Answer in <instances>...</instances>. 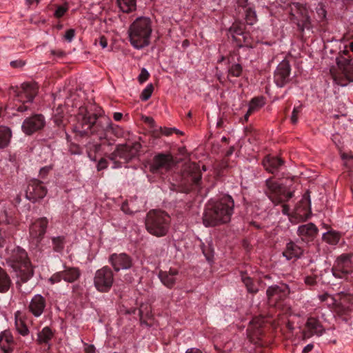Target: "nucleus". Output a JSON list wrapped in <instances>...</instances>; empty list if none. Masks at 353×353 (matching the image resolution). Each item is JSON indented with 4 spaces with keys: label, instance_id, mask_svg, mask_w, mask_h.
Listing matches in <instances>:
<instances>
[{
    "label": "nucleus",
    "instance_id": "f257e3e1",
    "mask_svg": "<svg viewBox=\"0 0 353 353\" xmlns=\"http://www.w3.org/2000/svg\"><path fill=\"white\" fill-rule=\"evenodd\" d=\"M110 119L105 116H97L90 113L87 108L81 106L73 125V132L77 137L83 138L90 134L96 135L99 140H106Z\"/></svg>",
    "mask_w": 353,
    "mask_h": 353
},
{
    "label": "nucleus",
    "instance_id": "f03ea898",
    "mask_svg": "<svg viewBox=\"0 0 353 353\" xmlns=\"http://www.w3.org/2000/svg\"><path fill=\"white\" fill-rule=\"evenodd\" d=\"M234 202L230 195H223L216 202L209 203L203 214L205 227H214L230 221L234 212Z\"/></svg>",
    "mask_w": 353,
    "mask_h": 353
},
{
    "label": "nucleus",
    "instance_id": "7ed1b4c3",
    "mask_svg": "<svg viewBox=\"0 0 353 353\" xmlns=\"http://www.w3.org/2000/svg\"><path fill=\"white\" fill-rule=\"evenodd\" d=\"M6 262L16 272L18 279L17 285L21 290V283L27 282L34 274L33 268L26 252L16 247L8 252Z\"/></svg>",
    "mask_w": 353,
    "mask_h": 353
},
{
    "label": "nucleus",
    "instance_id": "20e7f679",
    "mask_svg": "<svg viewBox=\"0 0 353 353\" xmlns=\"http://www.w3.org/2000/svg\"><path fill=\"white\" fill-rule=\"evenodd\" d=\"M152 32V21L148 17L137 18L129 27L128 36L130 44L137 50L148 46Z\"/></svg>",
    "mask_w": 353,
    "mask_h": 353
},
{
    "label": "nucleus",
    "instance_id": "39448f33",
    "mask_svg": "<svg viewBox=\"0 0 353 353\" xmlns=\"http://www.w3.org/2000/svg\"><path fill=\"white\" fill-rule=\"evenodd\" d=\"M146 230L157 237L165 236L170 229V217L164 211L150 210L145 219Z\"/></svg>",
    "mask_w": 353,
    "mask_h": 353
},
{
    "label": "nucleus",
    "instance_id": "423d86ee",
    "mask_svg": "<svg viewBox=\"0 0 353 353\" xmlns=\"http://www.w3.org/2000/svg\"><path fill=\"white\" fill-rule=\"evenodd\" d=\"M266 189L265 193L269 199L275 205L282 204V213L290 215V207L285 203L294 196L293 191H288L283 185L273 181L271 178L265 181Z\"/></svg>",
    "mask_w": 353,
    "mask_h": 353
},
{
    "label": "nucleus",
    "instance_id": "0eeeda50",
    "mask_svg": "<svg viewBox=\"0 0 353 353\" xmlns=\"http://www.w3.org/2000/svg\"><path fill=\"white\" fill-rule=\"evenodd\" d=\"M141 148V145L137 141L132 144H119L117 145L115 150L110 154V158L111 160L119 158L128 162L138 155Z\"/></svg>",
    "mask_w": 353,
    "mask_h": 353
},
{
    "label": "nucleus",
    "instance_id": "6e6552de",
    "mask_svg": "<svg viewBox=\"0 0 353 353\" xmlns=\"http://www.w3.org/2000/svg\"><path fill=\"white\" fill-rule=\"evenodd\" d=\"M114 282V274L112 270L104 266L98 270L94 277V284L97 290L101 292H108Z\"/></svg>",
    "mask_w": 353,
    "mask_h": 353
},
{
    "label": "nucleus",
    "instance_id": "1a4fd4ad",
    "mask_svg": "<svg viewBox=\"0 0 353 353\" xmlns=\"http://www.w3.org/2000/svg\"><path fill=\"white\" fill-rule=\"evenodd\" d=\"M175 165L176 162L171 154L159 153L153 157L150 170L153 174L162 173L163 171L170 170Z\"/></svg>",
    "mask_w": 353,
    "mask_h": 353
},
{
    "label": "nucleus",
    "instance_id": "9d476101",
    "mask_svg": "<svg viewBox=\"0 0 353 353\" xmlns=\"http://www.w3.org/2000/svg\"><path fill=\"white\" fill-rule=\"evenodd\" d=\"M337 64L342 71L343 77H335L334 81L341 86H345L349 83L353 82V57L349 56L348 58L342 57L338 59Z\"/></svg>",
    "mask_w": 353,
    "mask_h": 353
},
{
    "label": "nucleus",
    "instance_id": "9b49d317",
    "mask_svg": "<svg viewBox=\"0 0 353 353\" xmlns=\"http://www.w3.org/2000/svg\"><path fill=\"white\" fill-rule=\"evenodd\" d=\"M232 40L239 47L250 44V37L248 32L245 31V25L243 23L235 22L229 29Z\"/></svg>",
    "mask_w": 353,
    "mask_h": 353
},
{
    "label": "nucleus",
    "instance_id": "f8f14e48",
    "mask_svg": "<svg viewBox=\"0 0 353 353\" xmlns=\"http://www.w3.org/2000/svg\"><path fill=\"white\" fill-rule=\"evenodd\" d=\"M350 258V254H343L337 259L336 264L332 269L334 276L347 279L348 274L352 271Z\"/></svg>",
    "mask_w": 353,
    "mask_h": 353
},
{
    "label": "nucleus",
    "instance_id": "ddd939ff",
    "mask_svg": "<svg viewBox=\"0 0 353 353\" xmlns=\"http://www.w3.org/2000/svg\"><path fill=\"white\" fill-rule=\"evenodd\" d=\"M46 121L43 115L35 114L24 120L22 123V130L27 135L41 130L45 125Z\"/></svg>",
    "mask_w": 353,
    "mask_h": 353
},
{
    "label": "nucleus",
    "instance_id": "4468645a",
    "mask_svg": "<svg viewBox=\"0 0 353 353\" xmlns=\"http://www.w3.org/2000/svg\"><path fill=\"white\" fill-rule=\"evenodd\" d=\"M46 194V188L41 181L37 179L31 181L26 192V198L32 202H36L38 199H43Z\"/></svg>",
    "mask_w": 353,
    "mask_h": 353
},
{
    "label": "nucleus",
    "instance_id": "2eb2a0df",
    "mask_svg": "<svg viewBox=\"0 0 353 353\" xmlns=\"http://www.w3.org/2000/svg\"><path fill=\"white\" fill-rule=\"evenodd\" d=\"M290 65L287 60L282 61L274 72V81L277 86L282 88L290 81Z\"/></svg>",
    "mask_w": 353,
    "mask_h": 353
},
{
    "label": "nucleus",
    "instance_id": "dca6fc26",
    "mask_svg": "<svg viewBox=\"0 0 353 353\" xmlns=\"http://www.w3.org/2000/svg\"><path fill=\"white\" fill-rule=\"evenodd\" d=\"M109 262L116 272L128 270L132 266V258L125 253H114L109 257Z\"/></svg>",
    "mask_w": 353,
    "mask_h": 353
},
{
    "label": "nucleus",
    "instance_id": "f3484780",
    "mask_svg": "<svg viewBox=\"0 0 353 353\" xmlns=\"http://www.w3.org/2000/svg\"><path fill=\"white\" fill-rule=\"evenodd\" d=\"M48 225V220L46 217H42L36 220L30 228V236L34 239L37 243H40L43 239Z\"/></svg>",
    "mask_w": 353,
    "mask_h": 353
},
{
    "label": "nucleus",
    "instance_id": "a211bd4d",
    "mask_svg": "<svg viewBox=\"0 0 353 353\" xmlns=\"http://www.w3.org/2000/svg\"><path fill=\"white\" fill-rule=\"evenodd\" d=\"M333 299L336 302H338L336 303V311L339 314H345L351 310L353 301L352 294L341 292L337 294L336 297Z\"/></svg>",
    "mask_w": 353,
    "mask_h": 353
},
{
    "label": "nucleus",
    "instance_id": "6ab92c4d",
    "mask_svg": "<svg viewBox=\"0 0 353 353\" xmlns=\"http://www.w3.org/2000/svg\"><path fill=\"white\" fill-rule=\"evenodd\" d=\"M289 293L288 285L285 283L270 286L266 291L268 299L275 302L284 299Z\"/></svg>",
    "mask_w": 353,
    "mask_h": 353
},
{
    "label": "nucleus",
    "instance_id": "aec40b11",
    "mask_svg": "<svg viewBox=\"0 0 353 353\" xmlns=\"http://www.w3.org/2000/svg\"><path fill=\"white\" fill-rule=\"evenodd\" d=\"M46 306V299L42 295L37 294L31 299L28 309L35 317H39L43 313Z\"/></svg>",
    "mask_w": 353,
    "mask_h": 353
},
{
    "label": "nucleus",
    "instance_id": "412c9836",
    "mask_svg": "<svg viewBox=\"0 0 353 353\" xmlns=\"http://www.w3.org/2000/svg\"><path fill=\"white\" fill-rule=\"evenodd\" d=\"M23 91L18 95L23 103L32 102L37 94L38 85L35 82L24 83L22 84Z\"/></svg>",
    "mask_w": 353,
    "mask_h": 353
},
{
    "label": "nucleus",
    "instance_id": "4be33fe9",
    "mask_svg": "<svg viewBox=\"0 0 353 353\" xmlns=\"http://www.w3.org/2000/svg\"><path fill=\"white\" fill-rule=\"evenodd\" d=\"M184 172L188 180L191 181L192 185L198 186L200 184L201 172L199 165L196 163H190L187 164Z\"/></svg>",
    "mask_w": 353,
    "mask_h": 353
},
{
    "label": "nucleus",
    "instance_id": "5701e85b",
    "mask_svg": "<svg viewBox=\"0 0 353 353\" xmlns=\"http://www.w3.org/2000/svg\"><path fill=\"white\" fill-rule=\"evenodd\" d=\"M318 231L317 227L313 223H308L299 225L297 233L303 241H310L314 239Z\"/></svg>",
    "mask_w": 353,
    "mask_h": 353
},
{
    "label": "nucleus",
    "instance_id": "b1692460",
    "mask_svg": "<svg viewBox=\"0 0 353 353\" xmlns=\"http://www.w3.org/2000/svg\"><path fill=\"white\" fill-rule=\"evenodd\" d=\"M179 272L176 269L170 268L169 271H160L159 277L162 283L168 288H172L176 281Z\"/></svg>",
    "mask_w": 353,
    "mask_h": 353
},
{
    "label": "nucleus",
    "instance_id": "393cba45",
    "mask_svg": "<svg viewBox=\"0 0 353 353\" xmlns=\"http://www.w3.org/2000/svg\"><path fill=\"white\" fill-rule=\"evenodd\" d=\"M283 163L284 161L281 159L270 155L266 156L263 161V165L265 170L272 174L277 172Z\"/></svg>",
    "mask_w": 353,
    "mask_h": 353
},
{
    "label": "nucleus",
    "instance_id": "a878e982",
    "mask_svg": "<svg viewBox=\"0 0 353 353\" xmlns=\"http://www.w3.org/2000/svg\"><path fill=\"white\" fill-rule=\"evenodd\" d=\"M303 250L296 243L290 241L286 244L285 250L283 252V256L288 260L297 259L303 254Z\"/></svg>",
    "mask_w": 353,
    "mask_h": 353
},
{
    "label": "nucleus",
    "instance_id": "bb28decb",
    "mask_svg": "<svg viewBox=\"0 0 353 353\" xmlns=\"http://www.w3.org/2000/svg\"><path fill=\"white\" fill-rule=\"evenodd\" d=\"M310 193V192L307 190L303 194V198L300 201L299 203L296 206V212L297 214L303 216L311 212Z\"/></svg>",
    "mask_w": 353,
    "mask_h": 353
},
{
    "label": "nucleus",
    "instance_id": "cd10ccee",
    "mask_svg": "<svg viewBox=\"0 0 353 353\" xmlns=\"http://www.w3.org/2000/svg\"><path fill=\"white\" fill-rule=\"evenodd\" d=\"M63 274V281L68 283H74L77 281L81 273L78 268L65 266L63 270L61 271Z\"/></svg>",
    "mask_w": 353,
    "mask_h": 353
},
{
    "label": "nucleus",
    "instance_id": "c85d7f7f",
    "mask_svg": "<svg viewBox=\"0 0 353 353\" xmlns=\"http://www.w3.org/2000/svg\"><path fill=\"white\" fill-rule=\"evenodd\" d=\"M13 344V337L9 331H4L0 334V347L4 353H11Z\"/></svg>",
    "mask_w": 353,
    "mask_h": 353
},
{
    "label": "nucleus",
    "instance_id": "c756f323",
    "mask_svg": "<svg viewBox=\"0 0 353 353\" xmlns=\"http://www.w3.org/2000/svg\"><path fill=\"white\" fill-rule=\"evenodd\" d=\"M12 284L11 279L6 271L0 267V293L7 292Z\"/></svg>",
    "mask_w": 353,
    "mask_h": 353
},
{
    "label": "nucleus",
    "instance_id": "7c9ffc66",
    "mask_svg": "<svg viewBox=\"0 0 353 353\" xmlns=\"http://www.w3.org/2000/svg\"><path fill=\"white\" fill-rule=\"evenodd\" d=\"M54 332L52 330L46 326L44 327L41 331L39 332L37 334V342L39 344L45 343L48 344L50 340L53 338Z\"/></svg>",
    "mask_w": 353,
    "mask_h": 353
},
{
    "label": "nucleus",
    "instance_id": "2f4dec72",
    "mask_svg": "<svg viewBox=\"0 0 353 353\" xmlns=\"http://www.w3.org/2000/svg\"><path fill=\"white\" fill-rule=\"evenodd\" d=\"M306 326L312 332V334H314L320 336L324 332L319 321L314 317L308 318L306 323Z\"/></svg>",
    "mask_w": 353,
    "mask_h": 353
},
{
    "label": "nucleus",
    "instance_id": "473e14b6",
    "mask_svg": "<svg viewBox=\"0 0 353 353\" xmlns=\"http://www.w3.org/2000/svg\"><path fill=\"white\" fill-rule=\"evenodd\" d=\"M119 9L126 13L132 12L137 9V0H117Z\"/></svg>",
    "mask_w": 353,
    "mask_h": 353
},
{
    "label": "nucleus",
    "instance_id": "72a5a7b5",
    "mask_svg": "<svg viewBox=\"0 0 353 353\" xmlns=\"http://www.w3.org/2000/svg\"><path fill=\"white\" fill-rule=\"evenodd\" d=\"M122 135V129L117 125H113L110 120V127L108 128V136L106 138V141L109 142V144H111V142L114 141L115 138L121 137Z\"/></svg>",
    "mask_w": 353,
    "mask_h": 353
},
{
    "label": "nucleus",
    "instance_id": "f704fd0d",
    "mask_svg": "<svg viewBox=\"0 0 353 353\" xmlns=\"http://www.w3.org/2000/svg\"><path fill=\"white\" fill-rule=\"evenodd\" d=\"M12 137L10 129L6 126H0V148L7 147Z\"/></svg>",
    "mask_w": 353,
    "mask_h": 353
},
{
    "label": "nucleus",
    "instance_id": "c9c22d12",
    "mask_svg": "<svg viewBox=\"0 0 353 353\" xmlns=\"http://www.w3.org/2000/svg\"><path fill=\"white\" fill-rule=\"evenodd\" d=\"M241 281L244 283L248 293L255 294L259 292V288L252 279L246 274H241Z\"/></svg>",
    "mask_w": 353,
    "mask_h": 353
},
{
    "label": "nucleus",
    "instance_id": "e433bc0d",
    "mask_svg": "<svg viewBox=\"0 0 353 353\" xmlns=\"http://www.w3.org/2000/svg\"><path fill=\"white\" fill-rule=\"evenodd\" d=\"M296 25L299 30L301 32H303L305 29L310 30L311 28L310 19L305 10L301 12V17L297 19Z\"/></svg>",
    "mask_w": 353,
    "mask_h": 353
},
{
    "label": "nucleus",
    "instance_id": "4c0bfd02",
    "mask_svg": "<svg viewBox=\"0 0 353 353\" xmlns=\"http://www.w3.org/2000/svg\"><path fill=\"white\" fill-rule=\"evenodd\" d=\"M52 243L53 250L57 252H61L65 247V238L64 236L52 237Z\"/></svg>",
    "mask_w": 353,
    "mask_h": 353
},
{
    "label": "nucleus",
    "instance_id": "58836bf2",
    "mask_svg": "<svg viewBox=\"0 0 353 353\" xmlns=\"http://www.w3.org/2000/svg\"><path fill=\"white\" fill-rule=\"evenodd\" d=\"M243 72V67L240 63H233L228 67V78L239 77Z\"/></svg>",
    "mask_w": 353,
    "mask_h": 353
},
{
    "label": "nucleus",
    "instance_id": "ea45409f",
    "mask_svg": "<svg viewBox=\"0 0 353 353\" xmlns=\"http://www.w3.org/2000/svg\"><path fill=\"white\" fill-rule=\"evenodd\" d=\"M323 239L329 244L336 245L339 241L340 236L336 232H328L323 234Z\"/></svg>",
    "mask_w": 353,
    "mask_h": 353
},
{
    "label": "nucleus",
    "instance_id": "a19ab883",
    "mask_svg": "<svg viewBox=\"0 0 353 353\" xmlns=\"http://www.w3.org/2000/svg\"><path fill=\"white\" fill-rule=\"evenodd\" d=\"M244 12L246 23L253 25L256 20L255 11L252 8L249 7L244 10Z\"/></svg>",
    "mask_w": 353,
    "mask_h": 353
},
{
    "label": "nucleus",
    "instance_id": "79ce46f5",
    "mask_svg": "<svg viewBox=\"0 0 353 353\" xmlns=\"http://www.w3.org/2000/svg\"><path fill=\"white\" fill-rule=\"evenodd\" d=\"M154 87L152 83L148 84L146 88L142 91L140 98L142 101H147L148 100L153 92Z\"/></svg>",
    "mask_w": 353,
    "mask_h": 353
},
{
    "label": "nucleus",
    "instance_id": "37998d69",
    "mask_svg": "<svg viewBox=\"0 0 353 353\" xmlns=\"http://www.w3.org/2000/svg\"><path fill=\"white\" fill-rule=\"evenodd\" d=\"M16 328L19 334H21L23 336H26L28 333V329L27 326L23 323V321H16L15 323Z\"/></svg>",
    "mask_w": 353,
    "mask_h": 353
},
{
    "label": "nucleus",
    "instance_id": "c03bdc74",
    "mask_svg": "<svg viewBox=\"0 0 353 353\" xmlns=\"http://www.w3.org/2000/svg\"><path fill=\"white\" fill-rule=\"evenodd\" d=\"M63 280V274L61 271L56 272L53 274L51 277L49 279V282L53 285L57 283L61 282Z\"/></svg>",
    "mask_w": 353,
    "mask_h": 353
},
{
    "label": "nucleus",
    "instance_id": "a18cd8bd",
    "mask_svg": "<svg viewBox=\"0 0 353 353\" xmlns=\"http://www.w3.org/2000/svg\"><path fill=\"white\" fill-rule=\"evenodd\" d=\"M316 14L320 20H323L326 17V10L321 4H319V6L316 8Z\"/></svg>",
    "mask_w": 353,
    "mask_h": 353
},
{
    "label": "nucleus",
    "instance_id": "49530a36",
    "mask_svg": "<svg viewBox=\"0 0 353 353\" xmlns=\"http://www.w3.org/2000/svg\"><path fill=\"white\" fill-rule=\"evenodd\" d=\"M149 76L150 74L148 72V70L145 68H142L141 70V73L138 77V80L141 83H143V82L148 80Z\"/></svg>",
    "mask_w": 353,
    "mask_h": 353
},
{
    "label": "nucleus",
    "instance_id": "de8ad7c7",
    "mask_svg": "<svg viewBox=\"0 0 353 353\" xmlns=\"http://www.w3.org/2000/svg\"><path fill=\"white\" fill-rule=\"evenodd\" d=\"M301 107L298 106L295 107L292 111V116H291V122L293 124H296L298 121V114L301 112Z\"/></svg>",
    "mask_w": 353,
    "mask_h": 353
},
{
    "label": "nucleus",
    "instance_id": "09e8293b",
    "mask_svg": "<svg viewBox=\"0 0 353 353\" xmlns=\"http://www.w3.org/2000/svg\"><path fill=\"white\" fill-rule=\"evenodd\" d=\"M250 104L256 110L258 108L263 106L264 102L263 98H254L251 100Z\"/></svg>",
    "mask_w": 353,
    "mask_h": 353
},
{
    "label": "nucleus",
    "instance_id": "8fccbe9b",
    "mask_svg": "<svg viewBox=\"0 0 353 353\" xmlns=\"http://www.w3.org/2000/svg\"><path fill=\"white\" fill-rule=\"evenodd\" d=\"M66 11L67 8L63 6H59L55 10L54 15L56 17L60 18L64 15Z\"/></svg>",
    "mask_w": 353,
    "mask_h": 353
},
{
    "label": "nucleus",
    "instance_id": "3c124183",
    "mask_svg": "<svg viewBox=\"0 0 353 353\" xmlns=\"http://www.w3.org/2000/svg\"><path fill=\"white\" fill-rule=\"evenodd\" d=\"M74 35H75L74 30L69 29L65 32L64 37L67 41L70 42L72 40V39L74 38Z\"/></svg>",
    "mask_w": 353,
    "mask_h": 353
},
{
    "label": "nucleus",
    "instance_id": "603ef678",
    "mask_svg": "<svg viewBox=\"0 0 353 353\" xmlns=\"http://www.w3.org/2000/svg\"><path fill=\"white\" fill-rule=\"evenodd\" d=\"M108 167V161L105 159H101L97 164V170L99 171L105 169Z\"/></svg>",
    "mask_w": 353,
    "mask_h": 353
},
{
    "label": "nucleus",
    "instance_id": "864d4df0",
    "mask_svg": "<svg viewBox=\"0 0 353 353\" xmlns=\"http://www.w3.org/2000/svg\"><path fill=\"white\" fill-rule=\"evenodd\" d=\"M341 158L343 161H345V166H349V161L353 160V157L352 155L345 153L341 154Z\"/></svg>",
    "mask_w": 353,
    "mask_h": 353
},
{
    "label": "nucleus",
    "instance_id": "5fc2aeb1",
    "mask_svg": "<svg viewBox=\"0 0 353 353\" xmlns=\"http://www.w3.org/2000/svg\"><path fill=\"white\" fill-rule=\"evenodd\" d=\"M305 283L308 285H314L316 283V278L312 276H307L305 278Z\"/></svg>",
    "mask_w": 353,
    "mask_h": 353
},
{
    "label": "nucleus",
    "instance_id": "6e6d98bb",
    "mask_svg": "<svg viewBox=\"0 0 353 353\" xmlns=\"http://www.w3.org/2000/svg\"><path fill=\"white\" fill-rule=\"evenodd\" d=\"M159 131L161 132V133L162 134H164L165 136H170V134H172V131H171V128H166V127H164V128H162V127H160L159 128Z\"/></svg>",
    "mask_w": 353,
    "mask_h": 353
},
{
    "label": "nucleus",
    "instance_id": "4d7b16f0",
    "mask_svg": "<svg viewBox=\"0 0 353 353\" xmlns=\"http://www.w3.org/2000/svg\"><path fill=\"white\" fill-rule=\"evenodd\" d=\"M99 45L102 48H105L108 46V40L105 36H101L99 37Z\"/></svg>",
    "mask_w": 353,
    "mask_h": 353
},
{
    "label": "nucleus",
    "instance_id": "13d9d810",
    "mask_svg": "<svg viewBox=\"0 0 353 353\" xmlns=\"http://www.w3.org/2000/svg\"><path fill=\"white\" fill-rule=\"evenodd\" d=\"M350 51L353 52V41H350L348 44L345 46V50L343 52L347 54Z\"/></svg>",
    "mask_w": 353,
    "mask_h": 353
},
{
    "label": "nucleus",
    "instance_id": "bf43d9fd",
    "mask_svg": "<svg viewBox=\"0 0 353 353\" xmlns=\"http://www.w3.org/2000/svg\"><path fill=\"white\" fill-rule=\"evenodd\" d=\"M121 210L123 212H124L125 214H132L133 210H130L128 208V203L127 202H124L121 205Z\"/></svg>",
    "mask_w": 353,
    "mask_h": 353
},
{
    "label": "nucleus",
    "instance_id": "052dcab7",
    "mask_svg": "<svg viewBox=\"0 0 353 353\" xmlns=\"http://www.w3.org/2000/svg\"><path fill=\"white\" fill-rule=\"evenodd\" d=\"M50 169H51V167H49V166L43 167L40 169L39 174L42 177H44L48 173V172L50 171Z\"/></svg>",
    "mask_w": 353,
    "mask_h": 353
},
{
    "label": "nucleus",
    "instance_id": "680f3d73",
    "mask_svg": "<svg viewBox=\"0 0 353 353\" xmlns=\"http://www.w3.org/2000/svg\"><path fill=\"white\" fill-rule=\"evenodd\" d=\"M51 53H52V54L56 55L59 57H63L65 55V53L61 50H51Z\"/></svg>",
    "mask_w": 353,
    "mask_h": 353
},
{
    "label": "nucleus",
    "instance_id": "e2e57ef3",
    "mask_svg": "<svg viewBox=\"0 0 353 353\" xmlns=\"http://www.w3.org/2000/svg\"><path fill=\"white\" fill-rule=\"evenodd\" d=\"M252 323L256 324V325L259 327H261L263 323H264L263 318L253 319Z\"/></svg>",
    "mask_w": 353,
    "mask_h": 353
},
{
    "label": "nucleus",
    "instance_id": "0e129e2a",
    "mask_svg": "<svg viewBox=\"0 0 353 353\" xmlns=\"http://www.w3.org/2000/svg\"><path fill=\"white\" fill-rule=\"evenodd\" d=\"M10 65L14 68H19L23 65L21 61H13L10 62Z\"/></svg>",
    "mask_w": 353,
    "mask_h": 353
},
{
    "label": "nucleus",
    "instance_id": "69168bd1",
    "mask_svg": "<svg viewBox=\"0 0 353 353\" xmlns=\"http://www.w3.org/2000/svg\"><path fill=\"white\" fill-rule=\"evenodd\" d=\"M85 351L86 353H94L95 347L93 345H89L85 347Z\"/></svg>",
    "mask_w": 353,
    "mask_h": 353
},
{
    "label": "nucleus",
    "instance_id": "338daca9",
    "mask_svg": "<svg viewBox=\"0 0 353 353\" xmlns=\"http://www.w3.org/2000/svg\"><path fill=\"white\" fill-rule=\"evenodd\" d=\"M314 347V345L312 344H308L303 349L302 352L303 353H308L310 352Z\"/></svg>",
    "mask_w": 353,
    "mask_h": 353
},
{
    "label": "nucleus",
    "instance_id": "774afa93",
    "mask_svg": "<svg viewBox=\"0 0 353 353\" xmlns=\"http://www.w3.org/2000/svg\"><path fill=\"white\" fill-rule=\"evenodd\" d=\"M185 353H203L199 349L192 347L186 350Z\"/></svg>",
    "mask_w": 353,
    "mask_h": 353
}]
</instances>
